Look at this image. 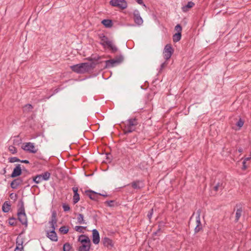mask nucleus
Instances as JSON below:
<instances>
[{
    "instance_id": "1",
    "label": "nucleus",
    "mask_w": 251,
    "mask_h": 251,
    "mask_svg": "<svg viewBox=\"0 0 251 251\" xmlns=\"http://www.w3.org/2000/svg\"><path fill=\"white\" fill-rule=\"evenodd\" d=\"M57 213L55 210H53L52 211L51 219L49 221L51 229L50 231L47 232V236L51 241L55 242L58 240L57 234L55 231V227L57 226Z\"/></svg>"
},
{
    "instance_id": "2",
    "label": "nucleus",
    "mask_w": 251,
    "mask_h": 251,
    "mask_svg": "<svg viewBox=\"0 0 251 251\" xmlns=\"http://www.w3.org/2000/svg\"><path fill=\"white\" fill-rule=\"evenodd\" d=\"M99 37L100 39V44L104 48H105L106 46H107V48L111 50L112 53H115L118 50V48L115 46L112 45V42L109 41L108 37L104 34L102 33L99 34Z\"/></svg>"
},
{
    "instance_id": "3",
    "label": "nucleus",
    "mask_w": 251,
    "mask_h": 251,
    "mask_svg": "<svg viewBox=\"0 0 251 251\" xmlns=\"http://www.w3.org/2000/svg\"><path fill=\"white\" fill-rule=\"evenodd\" d=\"M138 124V120L136 118L128 119L124 129V133L127 134L133 132L135 129V126Z\"/></svg>"
},
{
    "instance_id": "4",
    "label": "nucleus",
    "mask_w": 251,
    "mask_h": 251,
    "mask_svg": "<svg viewBox=\"0 0 251 251\" xmlns=\"http://www.w3.org/2000/svg\"><path fill=\"white\" fill-rule=\"evenodd\" d=\"M86 65V64L85 62L82 63H80V64L71 66L70 67V68L73 72H74L75 73H76L77 74H84L86 72H88L87 68H86L87 66Z\"/></svg>"
},
{
    "instance_id": "5",
    "label": "nucleus",
    "mask_w": 251,
    "mask_h": 251,
    "mask_svg": "<svg viewBox=\"0 0 251 251\" xmlns=\"http://www.w3.org/2000/svg\"><path fill=\"white\" fill-rule=\"evenodd\" d=\"M50 175V173L47 171L42 174L37 175L36 176L32 177V180L35 183L39 184L43 180L47 181L49 180Z\"/></svg>"
},
{
    "instance_id": "6",
    "label": "nucleus",
    "mask_w": 251,
    "mask_h": 251,
    "mask_svg": "<svg viewBox=\"0 0 251 251\" xmlns=\"http://www.w3.org/2000/svg\"><path fill=\"white\" fill-rule=\"evenodd\" d=\"M110 4L114 7H118L122 10L127 7V2L125 0H111Z\"/></svg>"
},
{
    "instance_id": "7",
    "label": "nucleus",
    "mask_w": 251,
    "mask_h": 251,
    "mask_svg": "<svg viewBox=\"0 0 251 251\" xmlns=\"http://www.w3.org/2000/svg\"><path fill=\"white\" fill-rule=\"evenodd\" d=\"M174 51V50L172 45L170 44H167L164 48L163 51V56L164 58L166 60L169 59L173 54Z\"/></svg>"
},
{
    "instance_id": "8",
    "label": "nucleus",
    "mask_w": 251,
    "mask_h": 251,
    "mask_svg": "<svg viewBox=\"0 0 251 251\" xmlns=\"http://www.w3.org/2000/svg\"><path fill=\"white\" fill-rule=\"evenodd\" d=\"M17 219L21 223L22 225L25 226V227L27 226V219L24 211H18L17 212Z\"/></svg>"
},
{
    "instance_id": "9",
    "label": "nucleus",
    "mask_w": 251,
    "mask_h": 251,
    "mask_svg": "<svg viewBox=\"0 0 251 251\" xmlns=\"http://www.w3.org/2000/svg\"><path fill=\"white\" fill-rule=\"evenodd\" d=\"M25 175H24L22 177H17L14 179L10 183L11 187L13 189H16L20 185L24 184V178Z\"/></svg>"
},
{
    "instance_id": "10",
    "label": "nucleus",
    "mask_w": 251,
    "mask_h": 251,
    "mask_svg": "<svg viewBox=\"0 0 251 251\" xmlns=\"http://www.w3.org/2000/svg\"><path fill=\"white\" fill-rule=\"evenodd\" d=\"M128 185L131 186L134 189L140 190L145 186L144 181L142 179L136 180L131 182Z\"/></svg>"
},
{
    "instance_id": "11",
    "label": "nucleus",
    "mask_w": 251,
    "mask_h": 251,
    "mask_svg": "<svg viewBox=\"0 0 251 251\" xmlns=\"http://www.w3.org/2000/svg\"><path fill=\"white\" fill-rule=\"evenodd\" d=\"M15 167L14 168L13 172L10 175V177L15 178L19 177L22 174V169L21 165L19 164H16Z\"/></svg>"
},
{
    "instance_id": "12",
    "label": "nucleus",
    "mask_w": 251,
    "mask_h": 251,
    "mask_svg": "<svg viewBox=\"0 0 251 251\" xmlns=\"http://www.w3.org/2000/svg\"><path fill=\"white\" fill-rule=\"evenodd\" d=\"M34 144L30 142L26 143L24 146L22 147L24 150L33 153H36L37 151V150H34Z\"/></svg>"
},
{
    "instance_id": "13",
    "label": "nucleus",
    "mask_w": 251,
    "mask_h": 251,
    "mask_svg": "<svg viewBox=\"0 0 251 251\" xmlns=\"http://www.w3.org/2000/svg\"><path fill=\"white\" fill-rule=\"evenodd\" d=\"M197 213H198V216L196 217L197 226L195 227V229H194L195 233H198L202 228V225L201 222V219H200L201 210L200 209L197 211Z\"/></svg>"
},
{
    "instance_id": "14",
    "label": "nucleus",
    "mask_w": 251,
    "mask_h": 251,
    "mask_svg": "<svg viewBox=\"0 0 251 251\" xmlns=\"http://www.w3.org/2000/svg\"><path fill=\"white\" fill-rule=\"evenodd\" d=\"M134 20L136 24L141 25L143 23V20L140 15L139 12L138 10H135L133 12Z\"/></svg>"
},
{
    "instance_id": "15",
    "label": "nucleus",
    "mask_w": 251,
    "mask_h": 251,
    "mask_svg": "<svg viewBox=\"0 0 251 251\" xmlns=\"http://www.w3.org/2000/svg\"><path fill=\"white\" fill-rule=\"evenodd\" d=\"M100 241L99 231L96 229L92 230V241L95 244H98Z\"/></svg>"
},
{
    "instance_id": "16",
    "label": "nucleus",
    "mask_w": 251,
    "mask_h": 251,
    "mask_svg": "<svg viewBox=\"0 0 251 251\" xmlns=\"http://www.w3.org/2000/svg\"><path fill=\"white\" fill-rule=\"evenodd\" d=\"M103 61H92L91 63L89 62H85L87 68V70L88 72L91 70H93L94 68H95L96 65L97 64H101L102 63Z\"/></svg>"
},
{
    "instance_id": "17",
    "label": "nucleus",
    "mask_w": 251,
    "mask_h": 251,
    "mask_svg": "<svg viewBox=\"0 0 251 251\" xmlns=\"http://www.w3.org/2000/svg\"><path fill=\"white\" fill-rule=\"evenodd\" d=\"M78 241L82 244L91 243V241L89 238L85 234L80 235L78 237Z\"/></svg>"
},
{
    "instance_id": "18",
    "label": "nucleus",
    "mask_w": 251,
    "mask_h": 251,
    "mask_svg": "<svg viewBox=\"0 0 251 251\" xmlns=\"http://www.w3.org/2000/svg\"><path fill=\"white\" fill-rule=\"evenodd\" d=\"M102 242L103 245L105 247H112L113 246L112 240L107 237H105L104 238L102 239Z\"/></svg>"
},
{
    "instance_id": "19",
    "label": "nucleus",
    "mask_w": 251,
    "mask_h": 251,
    "mask_svg": "<svg viewBox=\"0 0 251 251\" xmlns=\"http://www.w3.org/2000/svg\"><path fill=\"white\" fill-rule=\"evenodd\" d=\"M116 60H114V59H110L108 60L105 61V65L103 67V68H110V67H114L116 64H117V63L116 62Z\"/></svg>"
},
{
    "instance_id": "20",
    "label": "nucleus",
    "mask_w": 251,
    "mask_h": 251,
    "mask_svg": "<svg viewBox=\"0 0 251 251\" xmlns=\"http://www.w3.org/2000/svg\"><path fill=\"white\" fill-rule=\"evenodd\" d=\"M195 5V3L193 1H189L187 4L183 6L182 7L181 9L183 12H187L190 9H191L192 7H193Z\"/></svg>"
},
{
    "instance_id": "21",
    "label": "nucleus",
    "mask_w": 251,
    "mask_h": 251,
    "mask_svg": "<svg viewBox=\"0 0 251 251\" xmlns=\"http://www.w3.org/2000/svg\"><path fill=\"white\" fill-rule=\"evenodd\" d=\"M236 206L237 207H239V208H237L236 212V216H235V222H237L239 221V219L242 215L243 209H242V207L240 206V205L236 204Z\"/></svg>"
},
{
    "instance_id": "22",
    "label": "nucleus",
    "mask_w": 251,
    "mask_h": 251,
    "mask_svg": "<svg viewBox=\"0 0 251 251\" xmlns=\"http://www.w3.org/2000/svg\"><path fill=\"white\" fill-rule=\"evenodd\" d=\"M11 204L8 201H5L2 205V210L4 213H7L11 208Z\"/></svg>"
},
{
    "instance_id": "23",
    "label": "nucleus",
    "mask_w": 251,
    "mask_h": 251,
    "mask_svg": "<svg viewBox=\"0 0 251 251\" xmlns=\"http://www.w3.org/2000/svg\"><path fill=\"white\" fill-rule=\"evenodd\" d=\"M91 243L90 244H82L77 249V251H89L90 250Z\"/></svg>"
},
{
    "instance_id": "24",
    "label": "nucleus",
    "mask_w": 251,
    "mask_h": 251,
    "mask_svg": "<svg viewBox=\"0 0 251 251\" xmlns=\"http://www.w3.org/2000/svg\"><path fill=\"white\" fill-rule=\"evenodd\" d=\"M85 193H92V198H91L92 200L97 201L99 199V194L100 193L96 192L91 190H87L85 191Z\"/></svg>"
},
{
    "instance_id": "25",
    "label": "nucleus",
    "mask_w": 251,
    "mask_h": 251,
    "mask_svg": "<svg viewBox=\"0 0 251 251\" xmlns=\"http://www.w3.org/2000/svg\"><path fill=\"white\" fill-rule=\"evenodd\" d=\"M101 24L105 27L109 28L112 26L113 22L111 20L104 19L101 21Z\"/></svg>"
},
{
    "instance_id": "26",
    "label": "nucleus",
    "mask_w": 251,
    "mask_h": 251,
    "mask_svg": "<svg viewBox=\"0 0 251 251\" xmlns=\"http://www.w3.org/2000/svg\"><path fill=\"white\" fill-rule=\"evenodd\" d=\"M8 224L10 226H15L18 225V219L14 217H10L8 219Z\"/></svg>"
},
{
    "instance_id": "27",
    "label": "nucleus",
    "mask_w": 251,
    "mask_h": 251,
    "mask_svg": "<svg viewBox=\"0 0 251 251\" xmlns=\"http://www.w3.org/2000/svg\"><path fill=\"white\" fill-rule=\"evenodd\" d=\"M77 223L81 225V224H86V223L85 222V220L84 219V216L81 213H78L77 214Z\"/></svg>"
},
{
    "instance_id": "28",
    "label": "nucleus",
    "mask_w": 251,
    "mask_h": 251,
    "mask_svg": "<svg viewBox=\"0 0 251 251\" xmlns=\"http://www.w3.org/2000/svg\"><path fill=\"white\" fill-rule=\"evenodd\" d=\"M181 38V33H176L173 36V41L174 42L176 43L180 40Z\"/></svg>"
},
{
    "instance_id": "29",
    "label": "nucleus",
    "mask_w": 251,
    "mask_h": 251,
    "mask_svg": "<svg viewBox=\"0 0 251 251\" xmlns=\"http://www.w3.org/2000/svg\"><path fill=\"white\" fill-rule=\"evenodd\" d=\"M18 211H25L24 207V203L22 199H21L18 202Z\"/></svg>"
},
{
    "instance_id": "30",
    "label": "nucleus",
    "mask_w": 251,
    "mask_h": 251,
    "mask_svg": "<svg viewBox=\"0 0 251 251\" xmlns=\"http://www.w3.org/2000/svg\"><path fill=\"white\" fill-rule=\"evenodd\" d=\"M73 247L71 245L68 243H65L63 246V251H71V249H72Z\"/></svg>"
},
{
    "instance_id": "31",
    "label": "nucleus",
    "mask_w": 251,
    "mask_h": 251,
    "mask_svg": "<svg viewBox=\"0 0 251 251\" xmlns=\"http://www.w3.org/2000/svg\"><path fill=\"white\" fill-rule=\"evenodd\" d=\"M86 228H87L86 226H76L75 227V230L76 231L78 232L79 233H84L83 229H86Z\"/></svg>"
},
{
    "instance_id": "32",
    "label": "nucleus",
    "mask_w": 251,
    "mask_h": 251,
    "mask_svg": "<svg viewBox=\"0 0 251 251\" xmlns=\"http://www.w3.org/2000/svg\"><path fill=\"white\" fill-rule=\"evenodd\" d=\"M69 229V228L68 226H61L59 228V231L61 233H62L63 234H66L68 232Z\"/></svg>"
},
{
    "instance_id": "33",
    "label": "nucleus",
    "mask_w": 251,
    "mask_h": 251,
    "mask_svg": "<svg viewBox=\"0 0 251 251\" xmlns=\"http://www.w3.org/2000/svg\"><path fill=\"white\" fill-rule=\"evenodd\" d=\"M116 201L115 200L106 201L104 202V204L110 207H112L115 206Z\"/></svg>"
},
{
    "instance_id": "34",
    "label": "nucleus",
    "mask_w": 251,
    "mask_h": 251,
    "mask_svg": "<svg viewBox=\"0 0 251 251\" xmlns=\"http://www.w3.org/2000/svg\"><path fill=\"white\" fill-rule=\"evenodd\" d=\"M114 59L116 60L117 64H119L124 61V56L120 54V55L115 56Z\"/></svg>"
},
{
    "instance_id": "35",
    "label": "nucleus",
    "mask_w": 251,
    "mask_h": 251,
    "mask_svg": "<svg viewBox=\"0 0 251 251\" xmlns=\"http://www.w3.org/2000/svg\"><path fill=\"white\" fill-rule=\"evenodd\" d=\"M33 109V106L30 104H26L24 107V111L25 112H29Z\"/></svg>"
},
{
    "instance_id": "36",
    "label": "nucleus",
    "mask_w": 251,
    "mask_h": 251,
    "mask_svg": "<svg viewBox=\"0 0 251 251\" xmlns=\"http://www.w3.org/2000/svg\"><path fill=\"white\" fill-rule=\"evenodd\" d=\"M80 200L79 194H74L73 196V203H76Z\"/></svg>"
},
{
    "instance_id": "37",
    "label": "nucleus",
    "mask_w": 251,
    "mask_h": 251,
    "mask_svg": "<svg viewBox=\"0 0 251 251\" xmlns=\"http://www.w3.org/2000/svg\"><path fill=\"white\" fill-rule=\"evenodd\" d=\"M224 186H223V182H218L216 184V185L213 187V189L215 191H218L219 188H221V189L224 188Z\"/></svg>"
},
{
    "instance_id": "38",
    "label": "nucleus",
    "mask_w": 251,
    "mask_h": 251,
    "mask_svg": "<svg viewBox=\"0 0 251 251\" xmlns=\"http://www.w3.org/2000/svg\"><path fill=\"white\" fill-rule=\"evenodd\" d=\"M8 150L12 154H15L17 152V149L12 145L9 146Z\"/></svg>"
},
{
    "instance_id": "39",
    "label": "nucleus",
    "mask_w": 251,
    "mask_h": 251,
    "mask_svg": "<svg viewBox=\"0 0 251 251\" xmlns=\"http://www.w3.org/2000/svg\"><path fill=\"white\" fill-rule=\"evenodd\" d=\"M92 58L93 59V58H95V59H93V61H101V59L102 58V57L101 56H100L98 55H97V54H92Z\"/></svg>"
},
{
    "instance_id": "40",
    "label": "nucleus",
    "mask_w": 251,
    "mask_h": 251,
    "mask_svg": "<svg viewBox=\"0 0 251 251\" xmlns=\"http://www.w3.org/2000/svg\"><path fill=\"white\" fill-rule=\"evenodd\" d=\"M20 161H21V160L17 157H12L9 158V162L10 163L20 162Z\"/></svg>"
},
{
    "instance_id": "41",
    "label": "nucleus",
    "mask_w": 251,
    "mask_h": 251,
    "mask_svg": "<svg viewBox=\"0 0 251 251\" xmlns=\"http://www.w3.org/2000/svg\"><path fill=\"white\" fill-rule=\"evenodd\" d=\"M244 123V121L241 118H240L238 121L236 123V126L239 128H241L243 126Z\"/></svg>"
},
{
    "instance_id": "42",
    "label": "nucleus",
    "mask_w": 251,
    "mask_h": 251,
    "mask_svg": "<svg viewBox=\"0 0 251 251\" xmlns=\"http://www.w3.org/2000/svg\"><path fill=\"white\" fill-rule=\"evenodd\" d=\"M62 207L63 208V210L65 212L69 211L70 210V207L68 204L63 203Z\"/></svg>"
},
{
    "instance_id": "43",
    "label": "nucleus",
    "mask_w": 251,
    "mask_h": 251,
    "mask_svg": "<svg viewBox=\"0 0 251 251\" xmlns=\"http://www.w3.org/2000/svg\"><path fill=\"white\" fill-rule=\"evenodd\" d=\"M175 30H176L177 31L176 33H181V31H182V26H181V25L180 24H177L175 27Z\"/></svg>"
},
{
    "instance_id": "44",
    "label": "nucleus",
    "mask_w": 251,
    "mask_h": 251,
    "mask_svg": "<svg viewBox=\"0 0 251 251\" xmlns=\"http://www.w3.org/2000/svg\"><path fill=\"white\" fill-rule=\"evenodd\" d=\"M153 208H152L149 212H148V215H147V217L148 218V219L150 220L151 218H152V214H153Z\"/></svg>"
},
{
    "instance_id": "45",
    "label": "nucleus",
    "mask_w": 251,
    "mask_h": 251,
    "mask_svg": "<svg viewBox=\"0 0 251 251\" xmlns=\"http://www.w3.org/2000/svg\"><path fill=\"white\" fill-rule=\"evenodd\" d=\"M9 197L12 200H13L14 201H16L17 199L18 195L16 194L11 193L10 194Z\"/></svg>"
},
{
    "instance_id": "46",
    "label": "nucleus",
    "mask_w": 251,
    "mask_h": 251,
    "mask_svg": "<svg viewBox=\"0 0 251 251\" xmlns=\"http://www.w3.org/2000/svg\"><path fill=\"white\" fill-rule=\"evenodd\" d=\"M22 142V140L21 139H14L13 140V144L15 145H19Z\"/></svg>"
},
{
    "instance_id": "47",
    "label": "nucleus",
    "mask_w": 251,
    "mask_h": 251,
    "mask_svg": "<svg viewBox=\"0 0 251 251\" xmlns=\"http://www.w3.org/2000/svg\"><path fill=\"white\" fill-rule=\"evenodd\" d=\"M167 65L168 62L166 61L162 63L160 66V70L159 71V72H160L161 70H162L165 67H166L167 66Z\"/></svg>"
},
{
    "instance_id": "48",
    "label": "nucleus",
    "mask_w": 251,
    "mask_h": 251,
    "mask_svg": "<svg viewBox=\"0 0 251 251\" xmlns=\"http://www.w3.org/2000/svg\"><path fill=\"white\" fill-rule=\"evenodd\" d=\"M138 4L143 5L145 7L146 6V5L144 4L143 0H135Z\"/></svg>"
},
{
    "instance_id": "49",
    "label": "nucleus",
    "mask_w": 251,
    "mask_h": 251,
    "mask_svg": "<svg viewBox=\"0 0 251 251\" xmlns=\"http://www.w3.org/2000/svg\"><path fill=\"white\" fill-rule=\"evenodd\" d=\"M16 245H17L16 246H19V247H20V246H22V245H23V241H21L20 242L18 240V238H17V240H16Z\"/></svg>"
},
{
    "instance_id": "50",
    "label": "nucleus",
    "mask_w": 251,
    "mask_h": 251,
    "mask_svg": "<svg viewBox=\"0 0 251 251\" xmlns=\"http://www.w3.org/2000/svg\"><path fill=\"white\" fill-rule=\"evenodd\" d=\"M78 188L76 187H73L72 190L74 192V194H78Z\"/></svg>"
},
{
    "instance_id": "51",
    "label": "nucleus",
    "mask_w": 251,
    "mask_h": 251,
    "mask_svg": "<svg viewBox=\"0 0 251 251\" xmlns=\"http://www.w3.org/2000/svg\"><path fill=\"white\" fill-rule=\"evenodd\" d=\"M246 162H245V161H243V162H242V164H243V167H242V169L243 170H246V169H247V166H246Z\"/></svg>"
},
{
    "instance_id": "52",
    "label": "nucleus",
    "mask_w": 251,
    "mask_h": 251,
    "mask_svg": "<svg viewBox=\"0 0 251 251\" xmlns=\"http://www.w3.org/2000/svg\"><path fill=\"white\" fill-rule=\"evenodd\" d=\"M23 249V247L22 246L21 248L19 247V246H16L15 249L14 251H21Z\"/></svg>"
},
{
    "instance_id": "53",
    "label": "nucleus",
    "mask_w": 251,
    "mask_h": 251,
    "mask_svg": "<svg viewBox=\"0 0 251 251\" xmlns=\"http://www.w3.org/2000/svg\"><path fill=\"white\" fill-rule=\"evenodd\" d=\"M106 159L108 160H109V161H110L111 160V157L112 156L111 154L110 153H106Z\"/></svg>"
},
{
    "instance_id": "54",
    "label": "nucleus",
    "mask_w": 251,
    "mask_h": 251,
    "mask_svg": "<svg viewBox=\"0 0 251 251\" xmlns=\"http://www.w3.org/2000/svg\"><path fill=\"white\" fill-rule=\"evenodd\" d=\"M20 162L24 163H25V164L29 163V161L27 160H21V161H20Z\"/></svg>"
},
{
    "instance_id": "55",
    "label": "nucleus",
    "mask_w": 251,
    "mask_h": 251,
    "mask_svg": "<svg viewBox=\"0 0 251 251\" xmlns=\"http://www.w3.org/2000/svg\"><path fill=\"white\" fill-rule=\"evenodd\" d=\"M30 179V178H29L27 179L26 180H25V181L24 180V184H27L26 186H29V185L28 184V182H29Z\"/></svg>"
},
{
    "instance_id": "56",
    "label": "nucleus",
    "mask_w": 251,
    "mask_h": 251,
    "mask_svg": "<svg viewBox=\"0 0 251 251\" xmlns=\"http://www.w3.org/2000/svg\"><path fill=\"white\" fill-rule=\"evenodd\" d=\"M85 193L91 200V198H92V193Z\"/></svg>"
},
{
    "instance_id": "57",
    "label": "nucleus",
    "mask_w": 251,
    "mask_h": 251,
    "mask_svg": "<svg viewBox=\"0 0 251 251\" xmlns=\"http://www.w3.org/2000/svg\"><path fill=\"white\" fill-rule=\"evenodd\" d=\"M251 159V154H250V157L245 158L243 161L246 162L247 161H249Z\"/></svg>"
},
{
    "instance_id": "58",
    "label": "nucleus",
    "mask_w": 251,
    "mask_h": 251,
    "mask_svg": "<svg viewBox=\"0 0 251 251\" xmlns=\"http://www.w3.org/2000/svg\"><path fill=\"white\" fill-rule=\"evenodd\" d=\"M85 59L87 60H88L89 61H91V62L93 61V58H92V55L90 57H88L85 58ZM93 59H95V58H93Z\"/></svg>"
},
{
    "instance_id": "59",
    "label": "nucleus",
    "mask_w": 251,
    "mask_h": 251,
    "mask_svg": "<svg viewBox=\"0 0 251 251\" xmlns=\"http://www.w3.org/2000/svg\"><path fill=\"white\" fill-rule=\"evenodd\" d=\"M160 230H161V229H160V228H159L158 229V230H157L156 232H154V233H153V235H157V234L158 233V232H160Z\"/></svg>"
},
{
    "instance_id": "60",
    "label": "nucleus",
    "mask_w": 251,
    "mask_h": 251,
    "mask_svg": "<svg viewBox=\"0 0 251 251\" xmlns=\"http://www.w3.org/2000/svg\"><path fill=\"white\" fill-rule=\"evenodd\" d=\"M103 196L104 197H107L108 196V195H107V194H101V193H100V194H99V196Z\"/></svg>"
},
{
    "instance_id": "61",
    "label": "nucleus",
    "mask_w": 251,
    "mask_h": 251,
    "mask_svg": "<svg viewBox=\"0 0 251 251\" xmlns=\"http://www.w3.org/2000/svg\"><path fill=\"white\" fill-rule=\"evenodd\" d=\"M243 151V150L242 148H240L239 149H238V152H240V153H242V152Z\"/></svg>"
},
{
    "instance_id": "62",
    "label": "nucleus",
    "mask_w": 251,
    "mask_h": 251,
    "mask_svg": "<svg viewBox=\"0 0 251 251\" xmlns=\"http://www.w3.org/2000/svg\"><path fill=\"white\" fill-rule=\"evenodd\" d=\"M3 174H3V175H5V174H6V169H5V168H4V169H3Z\"/></svg>"
},
{
    "instance_id": "63",
    "label": "nucleus",
    "mask_w": 251,
    "mask_h": 251,
    "mask_svg": "<svg viewBox=\"0 0 251 251\" xmlns=\"http://www.w3.org/2000/svg\"><path fill=\"white\" fill-rule=\"evenodd\" d=\"M22 170H23L24 172H26L27 173H29V172L25 169H23Z\"/></svg>"
}]
</instances>
